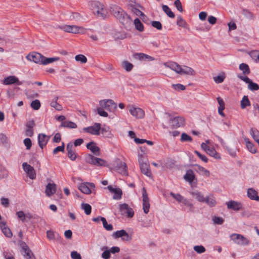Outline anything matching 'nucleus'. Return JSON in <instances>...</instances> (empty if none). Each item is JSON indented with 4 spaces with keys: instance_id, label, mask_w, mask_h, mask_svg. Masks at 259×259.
Masks as SVG:
<instances>
[{
    "instance_id": "21",
    "label": "nucleus",
    "mask_w": 259,
    "mask_h": 259,
    "mask_svg": "<svg viewBox=\"0 0 259 259\" xmlns=\"http://www.w3.org/2000/svg\"><path fill=\"white\" fill-rule=\"evenodd\" d=\"M50 137L44 134H39L38 136V143L41 149H43L47 145Z\"/></svg>"
},
{
    "instance_id": "33",
    "label": "nucleus",
    "mask_w": 259,
    "mask_h": 259,
    "mask_svg": "<svg viewBox=\"0 0 259 259\" xmlns=\"http://www.w3.org/2000/svg\"><path fill=\"white\" fill-rule=\"evenodd\" d=\"M60 126L69 128H75L77 127V125L75 123L71 121H64L61 123Z\"/></svg>"
},
{
    "instance_id": "42",
    "label": "nucleus",
    "mask_w": 259,
    "mask_h": 259,
    "mask_svg": "<svg viewBox=\"0 0 259 259\" xmlns=\"http://www.w3.org/2000/svg\"><path fill=\"white\" fill-rule=\"evenodd\" d=\"M245 141L246 142V146L247 149L252 153H256V150L254 145L251 143L248 139H245Z\"/></svg>"
},
{
    "instance_id": "27",
    "label": "nucleus",
    "mask_w": 259,
    "mask_h": 259,
    "mask_svg": "<svg viewBox=\"0 0 259 259\" xmlns=\"http://www.w3.org/2000/svg\"><path fill=\"white\" fill-rule=\"evenodd\" d=\"M180 74H185L189 75H194L195 74V71L194 70L187 66H181Z\"/></svg>"
},
{
    "instance_id": "12",
    "label": "nucleus",
    "mask_w": 259,
    "mask_h": 259,
    "mask_svg": "<svg viewBox=\"0 0 259 259\" xmlns=\"http://www.w3.org/2000/svg\"><path fill=\"white\" fill-rule=\"evenodd\" d=\"M22 167L24 170L27 173L30 179L33 180L36 178V174L32 166L28 164L26 162L22 164Z\"/></svg>"
},
{
    "instance_id": "30",
    "label": "nucleus",
    "mask_w": 259,
    "mask_h": 259,
    "mask_svg": "<svg viewBox=\"0 0 259 259\" xmlns=\"http://www.w3.org/2000/svg\"><path fill=\"white\" fill-rule=\"evenodd\" d=\"M195 167L196 168L195 170L199 172L200 175H204L206 177H209L210 176L209 171L205 169L203 166H201L199 165H196Z\"/></svg>"
},
{
    "instance_id": "56",
    "label": "nucleus",
    "mask_w": 259,
    "mask_h": 259,
    "mask_svg": "<svg viewBox=\"0 0 259 259\" xmlns=\"http://www.w3.org/2000/svg\"><path fill=\"white\" fill-rule=\"evenodd\" d=\"M248 88L250 90L252 91L259 90V85L257 83L253 82L252 81L248 84Z\"/></svg>"
},
{
    "instance_id": "52",
    "label": "nucleus",
    "mask_w": 259,
    "mask_h": 259,
    "mask_svg": "<svg viewBox=\"0 0 259 259\" xmlns=\"http://www.w3.org/2000/svg\"><path fill=\"white\" fill-rule=\"evenodd\" d=\"M183 203L189 208V211L193 212L194 211L193 204L186 198Z\"/></svg>"
},
{
    "instance_id": "24",
    "label": "nucleus",
    "mask_w": 259,
    "mask_h": 259,
    "mask_svg": "<svg viewBox=\"0 0 259 259\" xmlns=\"http://www.w3.org/2000/svg\"><path fill=\"white\" fill-rule=\"evenodd\" d=\"M183 178L186 181L188 182L191 184L196 179L194 171L190 169L186 171V173Z\"/></svg>"
},
{
    "instance_id": "14",
    "label": "nucleus",
    "mask_w": 259,
    "mask_h": 259,
    "mask_svg": "<svg viewBox=\"0 0 259 259\" xmlns=\"http://www.w3.org/2000/svg\"><path fill=\"white\" fill-rule=\"evenodd\" d=\"M115 169L117 172L123 175L127 176L128 175L127 165L124 162L118 161L115 167Z\"/></svg>"
},
{
    "instance_id": "17",
    "label": "nucleus",
    "mask_w": 259,
    "mask_h": 259,
    "mask_svg": "<svg viewBox=\"0 0 259 259\" xmlns=\"http://www.w3.org/2000/svg\"><path fill=\"white\" fill-rule=\"evenodd\" d=\"M169 123L174 128L179 127L184 124V119L182 117L177 116L171 118Z\"/></svg>"
},
{
    "instance_id": "32",
    "label": "nucleus",
    "mask_w": 259,
    "mask_h": 259,
    "mask_svg": "<svg viewBox=\"0 0 259 259\" xmlns=\"http://www.w3.org/2000/svg\"><path fill=\"white\" fill-rule=\"evenodd\" d=\"M58 99V97L56 96H55L53 100L51 101L50 105L51 107L54 108L56 110L58 111H61L62 110L63 108L62 106L57 102Z\"/></svg>"
},
{
    "instance_id": "19",
    "label": "nucleus",
    "mask_w": 259,
    "mask_h": 259,
    "mask_svg": "<svg viewBox=\"0 0 259 259\" xmlns=\"http://www.w3.org/2000/svg\"><path fill=\"white\" fill-rule=\"evenodd\" d=\"M139 162L140 164L141 172L146 176L150 177L151 175V172L150 170L149 165L146 162H143L141 159H139Z\"/></svg>"
},
{
    "instance_id": "45",
    "label": "nucleus",
    "mask_w": 259,
    "mask_h": 259,
    "mask_svg": "<svg viewBox=\"0 0 259 259\" xmlns=\"http://www.w3.org/2000/svg\"><path fill=\"white\" fill-rule=\"evenodd\" d=\"M81 208L84 210V212L87 215H89L91 214L92 211V207L90 204L82 203L81 204Z\"/></svg>"
},
{
    "instance_id": "50",
    "label": "nucleus",
    "mask_w": 259,
    "mask_h": 259,
    "mask_svg": "<svg viewBox=\"0 0 259 259\" xmlns=\"http://www.w3.org/2000/svg\"><path fill=\"white\" fill-rule=\"evenodd\" d=\"M75 59L76 61L80 62L81 63H85L87 62V58L83 55L79 54L76 55Z\"/></svg>"
},
{
    "instance_id": "28",
    "label": "nucleus",
    "mask_w": 259,
    "mask_h": 259,
    "mask_svg": "<svg viewBox=\"0 0 259 259\" xmlns=\"http://www.w3.org/2000/svg\"><path fill=\"white\" fill-rule=\"evenodd\" d=\"M175 165L174 160L171 158H167L161 163V167L163 168L170 169L174 167Z\"/></svg>"
},
{
    "instance_id": "9",
    "label": "nucleus",
    "mask_w": 259,
    "mask_h": 259,
    "mask_svg": "<svg viewBox=\"0 0 259 259\" xmlns=\"http://www.w3.org/2000/svg\"><path fill=\"white\" fill-rule=\"evenodd\" d=\"M230 237L231 240L239 245H247L249 242L247 238L240 234H233L230 236Z\"/></svg>"
},
{
    "instance_id": "11",
    "label": "nucleus",
    "mask_w": 259,
    "mask_h": 259,
    "mask_svg": "<svg viewBox=\"0 0 259 259\" xmlns=\"http://www.w3.org/2000/svg\"><path fill=\"white\" fill-rule=\"evenodd\" d=\"M95 188V185L93 183H81L78 187L79 190L83 193L90 194L91 193V189Z\"/></svg>"
},
{
    "instance_id": "34",
    "label": "nucleus",
    "mask_w": 259,
    "mask_h": 259,
    "mask_svg": "<svg viewBox=\"0 0 259 259\" xmlns=\"http://www.w3.org/2000/svg\"><path fill=\"white\" fill-rule=\"evenodd\" d=\"M162 9L163 11L170 18H174L175 17V14L171 11L170 8L167 6L163 5L162 6Z\"/></svg>"
},
{
    "instance_id": "16",
    "label": "nucleus",
    "mask_w": 259,
    "mask_h": 259,
    "mask_svg": "<svg viewBox=\"0 0 259 259\" xmlns=\"http://www.w3.org/2000/svg\"><path fill=\"white\" fill-rule=\"evenodd\" d=\"M3 83L6 85L16 84L20 85L22 84L23 82L19 81V79L15 76H9L4 79Z\"/></svg>"
},
{
    "instance_id": "25",
    "label": "nucleus",
    "mask_w": 259,
    "mask_h": 259,
    "mask_svg": "<svg viewBox=\"0 0 259 259\" xmlns=\"http://www.w3.org/2000/svg\"><path fill=\"white\" fill-rule=\"evenodd\" d=\"M56 191V185L54 183H49L47 184L45 190L47 196L50 197L54 194Z\"/></svg>"
},
{
    "instance_id": "61",
    "label": "nucleus",
    "mask_w": 259,
    "mask_h": 259,
    "mask_svg": "<svg viewBox=\"0 0 259 259\" xmlns=\"http://www.w3.org/2000/svg\"><path fill=\"white\" fill-rule=\"evenodd\" d=\"M225 76L224 75H218L213 77V80L217 83H220L224 81Z\"/></svg>"
},
{
    "instance_id": "2",
    "label": "nucleus",
    "mask_w": 259,
    "mask_h": 259,
    "mask_svg": "<svg viewBox=\"0 0 259 259\" xmlns=\"http://www.w3.org/2000/svg\"><path fill=\"white\" fill-rule=\"evenodd\" d=\"M114 15L126 29L132 24L130 17L120 8H117L114 11Z\"/></svg>"
},
{
    "instance_id": "6",
    "label": "nucleus",
    "mask_w": 259,
    "mask_h": 259,
    "mask_svg": "<svg viewBox=\"0 0 259 259\" xmlns=\"http://www.w3.org/2000/svg\"><path fill=\"white\" fill-rule=\"evenodd\" d=\"M99 103L102 108H105L109 111H113L117 107L116 103L111 99L101 100Z\"/></svg>"
},
{
    "instance_id": "48",
    "label": "nucleus",
    "mask_w": 259,
    "mask_h": 259,
    "mask_svg": "<svg viewBox=\"0 0 259 259\" xmlns=\"http://www.w3.org/2000/svg\"><path fill=\"white\" fill-rule=\"evenodd\" d=\"M242 14L247 19L252 20L253 19L254 17L252 13L247 9H243Z\"/></svg>"
},
{
    "instance_id": "47",
    "label": "nucleus",
    "mask_w": 259,
    "mask_h": 259,
    "mask_svg": "<svg viewBox=\"0 0 259 259\" xmlns=\"http://www.w3.org/2000/svg\"><path fill=\"white\" fill-rule=\"evenodd\" d=\"M101 221H102L103 227L107 231H112L113 230V226L111 224H108L105 218H101Z\"/></svg>"
},
{
    "instance_id": "64",
    "label": "nucleus",
    "mask_w": 259,
    "mask_h": 259,
    "mask_svg": "<svg viewBox=\"0 0 259 259\" xmlns=\"http://www.w3.org/2000/svg\"><path fill=\"white\" fill-rule=\"evenodd\" d=\"M174 5L176 7L177 9L180 12H183V9L182 7V3L180 0H176L174 3Z\"/></svg>"
},
{
    "instance_id": "51",
    "label": "nucleus",
    "mask_w": 259,
    "mask_h": 259,
    "mask_svg": "<svg viewBox=\"0 0 259 259\" xmlns=\"http://www.w3.org/2000/svg\"><path fill=\"white\" fill-rule=\"evenodd\" d=\"M30 106L33 109L37 110L40 107V102L38 100H35L31 102Z\"/></svg>"
},
{
    "instance_id": "53",
    "label": "nucleus",
    "mask_w": 259,
    "mask_h": 259,
    "mask_svg": "<svg viewBox=\"0 0 259 259\" xmlns=\"http://www.w3.org/2000/svg\"><path fill=\"white\" fill-rule=\"evenodd\" d=\"M2 231L5 235L8 238H11L13 235L11 230L7 227L2 228Z\"/></svg>"
},
{
    "instance_id": "22",
    "label": "nucleus",
    "mask_w": 259,
    "mask_h": 259,
    "mask_svg": "<svg viewBox=\"0 0 259 259\" xmlns=\"http://www.w3.org/2000/svg\"><path fill=\"white\" fill-rule=\"evenodd\" d=\"M87 148L96 156L100 155V149L96 145L95 142L92 141L87 145Z\"/></svg>"
},
{
    "instance_id": "5",
    "label": "nucleus",
    "mask_w": 259,
    "mask_h": 259,
    "mask_svg": "<svg viewBox=\"0 0 259 259\" xmlns=\"http://www.w3.org/2000/svg\"><path fill=\"white\" fill-rule=\"evenodd\" d=\"M59 28L65 32L75 34L83 33L84 30L83 27L76 25H64L59 26Z\"/></svg>"
},
{
    "instance_id": "46",
    "label": "nucleus",
    "mask_w": 259,
    "mask_h": 259,
    "mask_svg": "<svg viewBox=\"0 0 259 259\" xmlns=\"http://www.w3.org/2000/svg\"><path fill=\"white\" fill-rule=\"evenodd\" d=\"M122 67L126 71H131L133 68L134 65L127 61H124L122 62Z\"/></svg>"
},
{
    "instance_id": "8",
    "label": "nucleus",
    "mask_w": 259,
    "mask_h": 259,
    "mask_svg": "<svg viewBox=\"0 0 259 259\" xmlns=\"http://www.w3.org/2000/svg\"><path fill=\"white\" fill-rule=\"evenodd\" d=\"M44 56L40 53L33 52L29 54L26 56L28 60L38 64H42Z\"/></svg>"
},
{
    "instance_id": "26",
    "label": "nucleus",
    "mask_w": 259,
    "mask_h": 259,
    "mask_svg": "<svg viewBox=\"0 0 259 259\" xmlns=\"http://www.w3.org/2000/svg\"><path fill=\"white\" fill-rule=\"evenodd\" d=\"M204 202L210 207H214L217 204L215 199L213 195L211 194H209L205 197Z\"/></svg>"
},
{
    "instance_id": "44",
    "label": "nucleus",
    "mask_w": 259,
    "mask_h": 259,
    "mask_svg": "<svg viewBox=\"0 0 259 259\" xmlns=\"http://www.w3.org/2000/svg\"><path fill=\"white\" fill-rule=\"evenodd\" d=\"M170 195L180 203H183L186 199L180 194H175L172 192L170 193Z\"/></svg>"
},
{
    "instance_id": "41",
    "label": "nucleus",
    "mask_w": 259,
    "mask_h": 259,
    "mask_svg": "<svg viewBox=\"0 0 259 259\" xmlns=\"http://www.w3.org/2000/svg\"><path fill=\"white\" fill-rule=\"evenodd\" d=\"M134 25L135 26L136 29L138 31L140 32L144 31V25L139 18H136L135 19Z\"/></svg>"
},
{
    "instance_id": "35",
    "label": "nucleus",
    "mask_w": 259,
    "mask_h": 259,
    "mask_svg": "<svg viewBox=\"0 0 259 259\" xmlns=\"http://www.w3.org/2000/svg\"><path fill=\"white\" fill-rule=\"evenodd\" d=\"M9 176L8 170L0 164V179L7 178Z\"/></svg>"
},
{
    "instance_id": "37",
    "label": "nucleus",
    "mask_w": 259,
    "mask_h": 259,
    "mask_svg": "<svg viewBox=\"0 0 259 259\" xmlns=\"http://www.w3.org/2000/svg\"><path fill=\"white\" fill-rule=\"evenodd\" d=\"M241 108L242 109H245L247 106H250V102L247 96H244L240 103Z\"/></svg>"
},
{
    "instance_id": "62",
    "label": "nucleus",
    "mask_w": 259,
    "mask_h": 259,
    "mask_svg": "<svg viewBox=\"0 0 259 259\" xmlns=\"http://www.w3.org/2000/svg\"><path fill=\"white\" fill-rule=\"evenodd\" d=\"M181 140L183 142H191L192 141V138L186 133H183L182 134Z\"/></svg>"
},
{
    "instance_id": "49",
    "label": "nucleus",
    "mask_w": 259,
    "mask_h": 259,
    "mask_svg": "<svg viewBox=\"0 0 259 259\" xmlns=\"http://www.w3.org/2000/svg\"><path fill=\"white\" fill-rule=\"evenodd\" d=\"M102 250H104V251L102 254V257L104 259H109L110 257V251L108 249L107 246H104L102 248Z\"/></svg>"
},
{
    "instance_id": "38",
    "label": "nucleus",
    "mask_w": 259,
    "mask_h": 259,
    "mask_svg": "<svg viewBox=\"0 0 259 259\" xmlns=\"http://www.w3.org/2000/svg\"><path fill=\"white\" fill-rule=\"evenodd\" d=\"M239 68L244 75L249 74L250 72L249 66L247 64L242 63L239 65Z\"/></svg>"
},
{
    "instance_id": "23",
    "label": "nucleus",
    "mask_w": 259,
    "mask_h": 259,
    "mask_svg": "<svg viewBox=\"0 0 259 259\" xmlns=\"http://www.w3.org/2000/svg\"><path fill=\"white\" fill-rule=\"evenodd\" d=\"M73 145L72 143H69L66 146V150L67 151V156L70 160L74 161L76 158V154L73 150Z\"/></svg>"
},
{
    "instance_id": "36",
    "label": "nucleus",
    "mask_w": 259,
    "mask_h": 259,
    "mask_svg": "<svg viewBox=\"0 0 259 259\" xmlns=\"http://www.w3.org/2000/svg\"><path fill=\"white\" fill-rule=\"evenodd\" d=\"M250 134L253 139L259 144V132L255 128H251L250 130Z\"/></svg>"
},
{
    "instance_id": "18",
    "label": "nucleus",
    "mask_w": 259,
    "mask_h": 259,
    "mask_svg": "<svg viewBox=\"0 0 259 259\" xmlns=\"http://www.w3.org/2000/svg\"><path fill=\"white\" fill-rule=\"evenodd\" d=\"M130 113L137 118H143L145 115L143 110L140 108L132 107L130 109Z\"/></svg>"
},
{
    "instance_id": "10",
    "label": "nucleus",
    "mask_w": 259,
    "mask_h": 259,
    "mask_svg": "<svg viewBox=\"0 0 259 259\" xmlns=\"http://www.w3.org/2000/svg\"><path fill=\"white\" fill-rule=\"evenodd\" d=\"M143 209L145 213H148L150 208L149 199L146 189L144 188L142 190Z\"/></svg>"
},
{
    "instance_id": "57",
    "label": "nucleus",
    "mask_w": 259,
    "mask_h": 259,
    "mask_svg": "<svg viewBox=\"0 0 259 259\" xmlns=\"http://www.w3.org/2000/svg\"><path fill=\"white\" fill-rule=\"evenodd\" d=\"M57 232H54L51 230H48L47 231V236L49 240H54L55 236Z\"/></svg>"
},
{
    "instance_id": "54",
    "label": "nucleus",
    "mask_w": 259,
    "mask_h": 259,
    "mask_svg": "<svg viewBox=\"0 0 259 259\" xmlns=\"http://www.w3.org/2000/svg\"><path fill=\"white\" fill-rule=\"evenodd\" d=\"M122 194V192L120 188H117V190L114 193L113 198L114 199L119 200L121 199Z\"/></svg>"
},
{
    "instance_id": "40",
    "label": "nucleus",
    "mask_w": 259,
    "mask_h": 259,
    "mask_svg": "<svg viewBox=\"0 0 259 259\" xmlns=\"http://www.w3.org/2000/svg\"><path fill=\"white\" fill-rule=\"evenodd\" d=\"M210 156L214 157L215 159H220V155L217 152L214 148L209 147L206 152Z\"/></svg>"
},
{
    "instance_id": "43",
    "label": "nucleus",
    "mask_w": 259,
    "mask_h": 259,
    "mask_svg": "<svg viewBox=\"0 0 259 259\" xmlns=\"http://www.w3.org/2000/svg\"><path fill=\"white\" fill-rule=\"evenodd\" d=\"M177 24L180 26L182 27L183 28H187V23L186 22L185 20H184V19L182 18L181 16H179L177 17Z\"/></svg>"
},
{
    "instance_id": "60",
    "label": "nucleus",
    "mask_w": 259,
    "mask_h": 259,
    "mask_svg": "<svg viewBox=\"0 0 259 259\" xmlns=\"http://www.w3.org/2000/svg\"><path fill=\"white\" fill-rule=\"evenodd\" d=\"M145 54L142 53H136L133 55V57L136 60L140 61L144 60Z\"/></svg>"
},
{
    "instance_id": "13",
    "label": "nucleus",
    "mask_w": 259,
    "mask_h": 259,
    "mask_svg": "<svg viewBox=\"0 0 259 259\" xmlns=\"http://www.w3.org/2000/svg\"><path fill=\"white\" fill-rule=\"evenodd\" d=\"M112 236L116 239L121 237L122 240L123 241H129L131 239V237L124 230H121L114 232Z\"/></svg>"
},
{
    "instance_id": "1",
    "label": "nucleus",
    "mask_w": 259,
    "mask_h": 259,
    "mask_svg": "<svg viewBox=\"0 0 259 259\" xmlns=\"http://www.w3.org/2000/svg\"><path fill=\"white\" fill-rule=\"evenodd\" d=\"M90 5L93 13L97 17L105 19L107 17V10L103 4L98 1H93L90 3Z\"/></svg>"
},
{
    "instance_id": "55",
    "label": "nucleus",
    "mask_w": 259,
    "mask_h": 259,
    "mask_svg": "<svg viewBox=\"0 0 259 259\" xmlns=\"http://www.w3.org/2000/svg\"><path fill=\"white\" fill-rule=\"evenodd\" d=\"M16 214L18 218L20 219L23 223H25L28 221V220H26L25 213L23 211H17Z\"/></svg>"
},
{
    "instance_id": "31",
    "label": "nucleus",
    "mask_w": 259,
    "mask_h": 259,
    "mask_svg": "<svg viewBox=\"0 0 259 259\" xmlns=\"http://www.w3.org/2000/svg\"><path fill=\"white\" fill-rule=\"evenodd\" d=\"M191 194L195 197L196 199L200 202H204V198L203 195L198 191H194L190 192Z\"/></svg>"
},
{
    "instance_id": "63",
    "label": "nucleus",
    "mask_w": 259,
    "mask_h": 259,
    "mask_svg": "<svg viewBox=\"0 0 259 259\" xmlns=\"http://www.w3.org/2000/svg\"><path fill=\"white\" fill-rule=\"evenodd\" d=\"M23 143L26 146L27 150H29L32 146V142L30 139L27 138L24 140Z\"/></svg>"
},
{
    "instance_id": "20",
    "label": "nucleus",
    "mask_w": 259,
    "mask_h": 259,
    "mask_svg": "<svg viewBox=\"0 0 259 259\" xmlns=\"http://www.w3.org/2000/svg\"><path fill=\"white\" fill-rule=\"evenodd\" d=\"M226 205L228 209H231L235 211H238L241 209L242 207L241 203L234 200H231L227 202Z\"/></svg>"
},
{
    "instance_id": "3",
    "label": "nucleus",
    "mask_w": 259,
    "mask_h": 259,
    "mask_svg": "<svg viewBox=\"0 0 259 259\" xmlns=\"http://www.w3.org/2000/svg\"><path fill=\"white\" fill-rule=\"evenodd\" d=\"M19 243L21 253L26 259H36L34 254L24 241H20Z\"/></svg>"
},
{
    "instance_id": "29",
    "label": "nucleus",
    "mask_w": 259,
    "mask_h": 259,
    "mask_svg": "<svg viewBox=\"0 0 259 259\" xmlns=\"http://www.w3.org/2000/svg\"><path fill=\"white\" fill-rule=\"evenodd\" d=\"M247 196L251 200L259 201V196L257 192L253 188H249L247 190Z\"/></svg>"
},
{
    "instance_id": "58",
    "label": "nucleus",
    "mask_w": 259,
    "mask_h": 259,
    "mask_svg": "<svg viewBox=\"0 0 259 259\" xmlns=\"http://www.w3.org/2000/svg\"><path fill=\"white\" fill-rule=\"evenodd\" d=\"M64 148H65V144L64 143H62V144L61 146H58L56 147L53 151V153L54 154H56L58 152H64Z\"/></svg>"
},
{
    "instance_id": "39",
    "label": "nucleus",
    "mask_w": 259,
    "mask_h": 259,
    "mask_svg": "<svg viewBox=\"0 0 259 259\" xmlns=\"http://www.w3.org/2000/svg\"><path fill=\"white\" fill-rule=\"evenodd\" d=\"M59 60V57L47 58L44 56L42 65H46Z\"/></svg>"
},
{
    "instance_id": "7",
    "label": "nucleus",
    "mask_w": 259,
    "mask_h": 259,
    "mask_svg": "<svg viewBox=\"0 0 259 259\" xmlns=\"http://www.w3.org/2000/svg\"><path fill=\"white\" fill-rule=\"evenodd\" d=\"M101 124L95 123L93 126H90L83 128V131L93 135L98 136L100 134Z\"/></svg>"
},
{
    "instance_id": "59",
    "label": "nucleus",
    "mask_w": 259,
    "mask_h": 259,
    "mask_svg": "<svg viewBox=\"0 0 259 259\" xmlns=\"http://www.w3.org/2000/svg\"><path fill=\"white\" fill-rule=\"evenodd\" d=\"M194 250L198 253H202L205 251V247L202 245H196L194 247Z\"/></svg>"
},
{
    "instance_id": "4",
    "label": "nucleus",
    "mask_w": 259,
    "mask_h": 259,
    "mask_svg": "<svg viewBox=\"0 0 259 259\" xmlns=\"http://www.w3.org/2000/svg\"><path fill=\"white\" fill-rule=\"evenodd\" d=\"M85 160L86 162L96 166H103L104 165L106 161L100 158L95 157L91 154H88L85 155Z\"/></svg>"
},
{
    "instance_id": "15",
    "label": "nucleus",
    "mask_w": 259,
    "mask_h": 259,
    "mask_svg": "<svg viewBox=\"0 0 259 259\" xmlns=\"http://www.w3.org/2000/svg\"><path fill=\"white\" fill-rule=\"evenodd\" d=\"M120 210L122 214H126V216L128 218H132L134 215L133 209L130 207L126 203H123L120 205Z\"/></svg>"
}]
</instances>
